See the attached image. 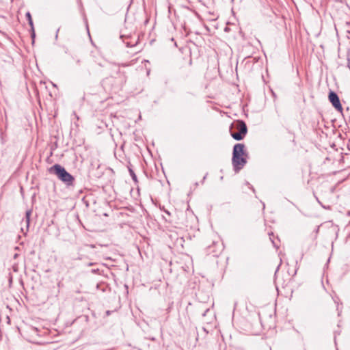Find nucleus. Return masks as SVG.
Wrapping results in <instances>:
<instances>
[{"instance_id":"nucleus-6","label":"nucleus","mask_w":350,"mask_h":350,"mask_svg":"<svg viewBox=\"0 0 350 350\" xmlns=\"http://www.w3.org/2000/svg\"><path fill=\"white\" fill-rule=\"evenodd\" d=\"M120 38L122 39L123 42L125 43L127 47L135 46L139 40V36L136 34L133 36L122 35L120 36Z\"/></svg>"},{"instance_id":"nucleus-4","label":"nucleus","mask_w":350,"mask_h":350,"mask_svg":"<svg viewBox=\"0 0 350 350\" xmlns=\"http://www.w3.org/2000/svg\"><path fill=\"white\" fill-rule=\"evenodd\" d=\"M328 99L337 111L340 113L342 112L343 108L340 103L339 96L335 92L330 90L328 95Z\"/></svg>"},{"instance_id":"nucleus-3","label":"nucleus","mask_w":350,"mask_h":350,"mask_svg":"<svg viewBox=\"0 0 350 350\" xmlns=\"http://www.w3.org/2000/svg\"><path fill=\"white\" fill-rule=\"evenodd\" d=\"M230 135L237 141L242 140L247 133V127L243 120H237L232 124L230 129Z\"/></svg>"},{"instance_id":"nucleus-12","label":"nucleus","mask_w":350,"mask_h":350,"mask_svg":"<svg viewBox=\"0 0 350 350\" xmlns=\"http://www.w3.org/2000/svg\"><path fill=\"white\" fill-rule=\"evenodd\" d=\"M31 37L32 38V43H33L34 42L35 36H36L35 31H34V27H33V29H31Z\"/></svg>"},{"instance_id":"nucleus-5","label":"nucleus","mask_w":350,"mask_h":350,"mask_svg":"<svg viewBox=\"0 0 350 350\" xmlns=\"http://www.w3.org/2000/svg\"><path fill=\"white\" fill-rule=\"evenodd\" d=\"M223 250L222 245L219 241H213L211 245L206 247L207 254L218 256Z\"/></svg>"},{"instance_id":"nucleus-19","label":"nucleus","mask_w":350,"mask_h":350,"mask_svg":"<svg viewBox=\"0 0 350 350\" xmlns=\"http://www.w3.org/2000/svg\"><path fill=\"white\" fill-rule=\"evenodd\" d=\"M123 66H128L127 64H122Z\"/></svg>"},{"instance_id":"nucleus-2","label":"nucleus","mask_w":350,"mask_h":350,"mask_svg":"<svg viewBox=\"0 0 350 350\" xmlns=\"http://www.w3.org/2000/svg\"><path fill=\"white\" fill-rule=\"evenodd\" d=\"M50 174H55L57 178L67 186L73 185L75 178L68 173L66 169L59 164H55L49 169Z\"/></svg>"},{"instance_id":"nucleus-17","label":"nucleus","mask_w":350,"mask_h":350,"mask_svg":"<svg viewBox=\"0 0 350 350\" xmlns=\"http://www.w3.org/2000/svg\"><path fill=\"white\" fill-rule=\"evenodd\" d=\"M189 13H190V14H191V15H192L193 16H196V15L195 13H193V12H191V11H189Z\"/></svg>"},{"instance_id":"nucleus-13","label":"nucleus","mask_w":350,"mask_h":350,"mask_svg":"<svg viewBox=\"0 0 350 350\" xmlns=\"http://www.w3.org/2000/svg\"><path fill=\"white\" fill-rule=\"evenodd\" d=\"M190 72H190V70L189 69L188 70H186V71L183 72V74L184 75V76H185V77H189V75Z\"/></svg>"},{"instance_id":"nucleus-14","label":"nucleus","mask_w":350,"mask_h":350,"mask_svg":"<svg viewBox=\"0 0 350 350\" xmlns=\"http://www.w3.org/2000/svg\"><path fill=\"white\" fill-rule=\"evenodd\" d=\"M105 61H103L102 62H98V65L101 66V67H104L105 66Z\"/></svg>"},{"instance_id":"nucleus-7","label":"nucleus","mask_w":350,"mask_h":350,"mask_svg":"<svg viewBox=\"0 0 350 350\" xmlns=\"http://www.w3.org/2000/svg\"><path fill=\"white\" fill-rule=\"evenodd\" d=\"M31 213H32L31 209L27 210L25 212V219H23L22 221L23 222H25V224L26 225V231H28V230H29V224H30V217H31Z\"/></svg>"},{"instance_id":"nucleus-11","label":"nucleus","mask_w":350,"mask_h":350,"mask_svg":"<svg viewBox=\"0 0 350 350\" xmlns=\"http://www.w3.org/2000/svg\"><path fill=\"white\" fill-rule=\"evenodd\" d=\"M269 239L271 241L273 246L275 248L278 249L280 247V245L273 240V238H272V237H274L273 233V232L269 233Z\"/></svg>"},{"instance_id":"nucleus-15","label":"nucleus","mask_w":350,"mask_h":350,"mask_svg":"<svg viewBox=\"0 0 350 350\" xmlns=\"http://www.w3.org/2000/svg\"><path fill=\"white\" fill-rule=\"evenodd\" d=\"M208 312H209V309L208 308L204 310V312L202 313V316L205 317Z\"/></svg>"},{"instance_id":"nucleus-8","label":"nucleus","mask_w":350,"mask_h":350,"mask_svg":"<svg viewBox=\"0 0 350 350\" xmlns=\"http://www.w3.org/2000/svg\"><path fill=\"white\" fill-rule=\"evenodd\" d=\"M117 74L119 75V83L120 85H123L126 83L127 77L125 75V72H121L120 70H118Z\"/></svg>"},{"instance_id":"nucleus-16","label":"nucleus","mask_w":350,"mask_h":350,"mask_svg":"<svg viewBox=\"0 0 350 350\" xmlns=\"http://www.w3.org/2000/svg\"><path fill=\"white\" fill-rule=\"evenodd\" d=\"M111 312L110 310H107V311H106V314H107V316H109V315L111 314Z\"/></svg>"},{"instance_id":"nucleus-18","label":"nucleus","mask_w":350,"mask_h":350,"mask_svg":"<svg viewBox=\"0 0 350 350\" xmlns=\"http://www.w3.org/2000/svg\"><path fill=\"white\" fill-rule=\"evenodd\" d=\"M18 257V254H15L14 256V258H16Z\"/></svg>"},{"instance_id":"nucleus-1","label":"nucleus","mask_w":350,"mask_h":350,"mask_svg":"<svg viewBox=\"0 0 350 350\" xmlns=\"http://www.w3.org/2000/svg\"><path fill=\"white\" fill-rule=\"evenodd\" d=\"M247 152L243 144H236L233 147L232 165L235 172H239L247 163Z\"/></svg>"},{"instance_id":"nucleus-10","label":"nucleus","mask_w":350,"mask_h":350,"mask_svg":"<svg viewBox=\"0 0 350 350\" xmlns=\"http://www.w3.org/2000/svg\"><path fill=\"white\" fill-rule=\"evenodd\" d=\"M25 16L28 21V23H29V26L31 27V29H33V20H32L31 15L30 12H27L25 14Z\"/></svg>"},{"instance_id":"nucleus-9","label":"nucleus","mask_w":350,"mask_h":350,"mask_svg":"<svg viewBox=\"0 0 350 350\" xmlns=\"http://www.w3.org/2000/svg\"><path fill=\"white\" fill-rule=\"evenodd\" d=\"M128 170L129 172V174H130L133 180L135 182V183H138L137 177L135 174V172L132 169V165L131 164L128 166Z\"/></svg>"}]
</instances>
